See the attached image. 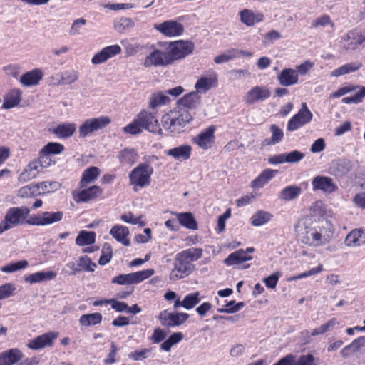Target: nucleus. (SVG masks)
I'll use <instances>...</instances> for the list:
<instances>
[{
	"label": "nucleus",
	"instance_id": "obj_1",
	"mask_svg": "<svg viewBox=\"0 0 365 365\" xmlns=\"http://www.w3.org/2000/svg\"><path fill=\"white\" fill-rule=\"evenodd\" d=\"M143 129L153 133H161V128L154 113L142 110L130 123L124 127L123 130L136 135L140 133Z\"/></svg>",
	"mask_w": 365,
	"mask_h": 365
},
{
	"label": "nucleus",
	"instance_id": "obj_2",
	"mask_svg": "<svg viewBox=\"0 0 365 365\" xmlns=\"http://www.w3.org/2000/svg\"><path fill=\"white\" fill-rule=\"evenodd\" d=\"M309 220L305 219L298 222L295 226V232L300 241L305 245L318 247L326 244L329 240V236L322 234V230L309 225Z\"/></svg>",
	"mask_w": 365,
	"mask_h": 365
},
{
	"label": "nucleus",
	"instance_id": "obj_3",
	"mask_svg": "<svg viewBox=\"0 0 365 365\" xmlns=\"http://www.w3.org/2000/svg\"><path fill=\"white\" fill-rule=\"evenodd\" d=\"M192 120V114L185 108L170 111L162 117L163 127L170 133H179Z\"/></svg>",
	"mask_w": 365,
	"mask_h": 365
},
{
	"label": "nucleus",
	"instance_id": "obj_4",
	"mask_svg": "<svg viewBox=\"0 0 365 365\" xmlns=\"http://www.w3.org/2000/svg\"><path fill=\"white\" fill-rule=\"evenodd\" d=\"M172 58L170 56L166 43H160L145 58L143 65L145 67L166 66L172 64Z\"/></svg>",
	"mask_w": 365,
	"mask_h": 365
},
{
	"label": "nucleus",
	"instance_id": "obj_5",
	"mask_svg": "<svg viewBox=\"0 0 365 365\" xmlns=\"http://www.w3.org/2000/svg\"><path fill=\"white\" fill-rule=\"evenodd\" d=\"M153 168L148 163H140L129 174L130 185L143 188L150 185Z\"/></svg>",
	"mask_w": 365,
	"mask_h": 365
},
{
	"label": "nucleus",
	"instance_id": "obj_6",
	"mask_svg": "<svg viewBox=\"0 0 365 365\" xmlns=\"http://www.w3.org/2000/svg\"><path fill=\"white\" fill-rule=\"evenodd\" d=\"M29 209L24 207V220L25 222L33 225H51L62 220L63 212L58 211L56 212H44L43 213L29 217Z\"/></svg>",
	"mask_w": 365,
	"mask_h": 365
},
{
	"label": "nucleus",
	"instance_id": "obj_7",
	"mask_svg": "<svg viewBox=\"0 0 365 365\" xmlns=\"http://www.w3.org/2000/svg\"><path fill=\"white\" fill-rule=\"evenodd\" d=\"M154 274V270L148 269L142 271L132 272L129 274H122L114 277L111 282L119 285H131L138 284L143 280L149 278Z\"/></svg>",
	"mask_w": 365,
	"mask_h": 365
},
{
	"label": "nucleus",
	"instance_id": "obj_8",
	"mask_svg": "<svg viewBox=\"0 0 365 365\" xmlns=\"http://www.w3.org/2000/svg\"><path fill=\"white\" fill-rule=\"evenodd\" d=\"M195 267L190 261H186L178 254L175 256L173 269L170 274V279L176 281L190 274L195 269Z\"/></svg>",
	"mask_w": 365,
	"mask_h": 365
},
{
	"label": "nucleus",
	"instance_id": "obj_9",
	"mask_svg": "<svg viewBox=\"0 0 365 365\" xmlns=\"http://www.w3.org/2000/svg\"><path fill=\"white\" fill-rule=\"evenodd\" d=\"M166 45L172 58V63L190 55L194 50V44L190 41H177L166 43Z\"/></svg>",
	"mask_w": 365,
	"mask_h": 365
},
{
	"label": "nucleus",
	"instance_id": "obj_10",
	"mask_svg": "<svg viewBox=\"0 0 365 365\" xmlns=\"http://www.w3.org/2000/svg\"><path fill=\"white\" fill-rule=\"evenodd\" d=\"M110 121L108 116L87 119L79 127V137L85 138L92 133L106 127Z\"/></svg>",
	"mask_w": 365,
	"mask_h": 365
},
{
	"label": "nucleus",
	"instance_id": "obj_11",
	"mask_svg": "<svg viewBox=\"0 0 365 365\" xmlns=\"http://www.w3.org/2000/svg\"><path fill=\"white\" fill-rule=\"evenodd\" d=\"M312 113L305 103H302V108L295 114L287 123V130L294 131L309 123L312 119Z\"/></svg>",
	"mask_w": 365,
	"mask_h": 365
},
{
	"label": "nucleus",
	"instance_id": "obj_12",
	"mask_svg": "<svg viewBox=\"0 0 365 365\" xmlns=\"http://www.w3.org/2000/svg\"><path fill=\"white\" fill-rule=\"evenodd\" d=\"M154 28L163 35L169 37L180 36L184 31L182 24L173 20H168L161 24H155Z\"/></svg>",
	"mask_w": 365,
	"mask_h": 365
},
{
	"label": "nucleus",
	"instance_id": "obj_13",
	"mask_svg": "<svg viewBox=\"0 0 365 365\" xmlns=\"http://www.w3.org/2000/svg\"><path fill=\"white\" fill-rule=\"evenodd\" d=\"M188 318L189 314L183 312L168 313L166 311H163L159 315L162 325L167 327L180 326L185 323Z\"/></svg>",
	"mask_w": 365,
	"mask_h": 365
},
{
	"label": "nucleus",
	"instance_id": "obj_14",
	"mask_svg": "<svg viewBox=\"0 0 365 365\" xmlns=\"http://www.w3.org/2000/svg\"><path fill=\"white\" fill-rule=\"evenodd\" d=\"M215 131V126H209L193 138L192 142L197 145L200 148L207 150L212 147V145L214 143Z\"/></svg>",
	"mask_w": 365,
	"mask_h": 365
},
{
	"label": "nucleus",
	"instance_id": "obj_15",
	"mask_svg": "<svg viewBox=\"0 0 365 365\" xmlns=\"http://www.w3.org/2000/svg\"><path fill=\"white\" fill-rule=\"evenodd\" d=\"M313 190H321L325 193H331L337 190V185L331 178L323 175H317L312 181Z\"/></svg>",
	"mask_w": 365,
	"mask_h": 365
},
{
	"label": "nucleus",
	"instance_id": "obj_16",
	"mask_svg": "<svg viewBox=\"0 0 365 365\" xmlns=\"http://www.w3.org/2000/svg\"><path fill=\"white\" fill-rule=\"evenodd\" d=\"M58 336L56 332H48L40 335L31 340L27 346L31 349L38 350L44 347H51L53 345V340Z\"/></svg>",
	"mask_w": 365,
	"mask_h": 365
},
{
	"label": "nucleus",
	"instance_id": "obj_17",
	"mask_svg": "<svg viewBox=\"0 0 365 365\" xmlns=\"http://www.w3.org/2000/svg\"><path fill=\"white\" fill-rule=\"evenodd\" d=\"M120 53L121 48L118 45L106 46L93 56L91 62L96 65L100 64Z\"/></svg>",
	"mask_w": 365,
	"mask_h": 365
},
{
	"label": "nucleus",
	"instance_id": "obj_18",
	"mask_svg": "<svg viewBox=\"0 0 365 365\" xmlns=\"http://www.w3.org/2000/svg\"><path fill=\"white\" fill-rule=\"evenodd\" d=\"M81 189L82 190L74 195V199L77 202L90 201L98 197L102 193V189L97 185H93L88 188L86 187Z\"/></svg>",
	"mask_w": 365,
	"mask_h": 365
},
{
	"label": "nucleus",
	"instance_id": "obj_19",
	"mask_svg": "<svg viewBox=\"0 0 365 365\" xmlns=\"http://www.w3.org/2000/svg\"><path fill=\"white\" fill-rule=\"evenodd\" d=\"M344 243L348 247H360L365 245V229H354L346 237Z\"/></svg>",
	"mask_w": 365,
	"mask_h": 365
},
{
	"label": "nucleus",
	"instance_id": "obj_20",
	"mask_svg": "<svg viewBox=\"0 0 365 365\" xmlns=\"http://www.w3.org/2000/svg\"><path fill=\"white\" fill-rule=\"evenodd\" d=\"M117 158L122 165H132L138 159L137 151L132 148H125L118 152Z\"/></svg>",
	"mask_w": 365,
	"mask_h": 365
},
{
	"label": "nucleus",
	"instance_id": "obj_21",
	"mask_svg": "<svg viewBox=\"0 0 365 365\" xmlns=\"http://www.w3.org/2000/svg\"><path fill=\"white\" fill-rule=\"evenodd\" d=\"M279 83L283 86H290L298 83V74L295 69L284 68L277 76Z\"/></svg>",
	"mask_w": 365,
	"mask_h": 365
},
{
	"label": "nucleus",
	"instance_id": "obj_22",
	"mask_svg": "<svg viewBox=\"0 0 365 365\" xmlns=\"http://www.w3.org/2000/svg\"><path fill=\"white\" fill-rule=\"evenodd\" d=\"M23 356L21 351L18 349H11L0 353V365H14Z\"/></svg>",
	"mask_w": 365,
	"mask_h": 365
},
{
	"label": "nucleus",
	"instance_id": "obj_23",
	"mask_svg": "<svg viewBox=\"0 0 365 365\" xmlns=\"http://www.w3.org/2000/svg\"><path fill=\"white\" fill-rule=\"evenodd\" d=\"M270 96V92L268 89L255 86L248 91L247 95V102L252 103L255 101H264Z\"/></svg>",
	"mask_w": 365,
	"mask_h": 365
},
{
	"label": "nucleus",
	"instance_id": "obj_24",
	"mask_svg": "<svg viewBox=\"0 0 365 365\" xmlns=\"http://www.w3.org/2000/svg\"><path fill=\"white\" fill-rule=\"evenodd\" d=\"M252 259L251 256L246 255V252L242 249H240L234 252H232L228 257L225 259L224 263L227 266H232L240 264L244 262L250 261Z\"/></svg>",
	"mask_w": 365,
	"mask_h": 365
},
{
	"label": "nucleus",
	"instance_id": "obj_25",
	"mask_svg": "<svg viewBox=\"0 0 365 365\" xmlns=\"http://www.w3.org/2000/svg\"><path fill=\"white\" fill-rule=\"evenodd\" d=\"M76 130V124L72 123H65L58 125L52 130V133L58 138H67L72 136Z\"/></svg>",
	"mask_w": 365,
	"mask_h": 365
},
{
	"label": "nucleus",
	"instance_id": "obj_26",
	"mask_svg": "<svg viewBox=\"0 0 365 365\" xmlns=\"http://www.w3.org/2000/svg\"><path fill=\"white\" fill-rule=\"evenodd\" d=\"M129 233L128 227L122 225L113 226L110 230V235L125 246L130 245V240L127 238Z\"/></svg>",
	"mask_w": 365,
	"mask_h": 365
},
{
	"label": "nucleus",
	"instance_id": "obj_27",
	"mask_svg": "<svg viewBox=\"0 0 365 365\" xmlns=\"http://www.w3.org/2000/svg\"><path fill=\"white\" fill-rule=\"evenodd\" d=\"M191 150V146L188 145H182L168 150L166 153L168 155L172 156L175 160H185L190 157Z\"/></svg>",
	"mask_w": 365,
	"mask_h": 365
},
{
	"label": "nucleus",
	"instance_id": "obj_28",
	"mask_svg": "<svg viewBox=\"0 0 365 365\" xmlns=\"http://www.w3.org/2000/svg\"><path fill=\"white\" fill-rule=\"evenodd\" d=\"M172 215L177 217L179 225L190 230H195L197 229V223L191 212L177 213L173 212Z\"/></svg>",
	"mask_w": 365,
	"mask_h": 365
},
{
	"label": "nucleus",
	"instance_id": "obj_29",
	"mask_svg": "<svg viewBox=\"0 0 365 365\" xmlns=\"http://www.w3.org/2000/svg\"><path fill=\"white\" fill-rule=\"evenodd\" d=\"M362 67V63L359 62L348 63L340 67L335 68L331 73V77H339L341 76L346 75L357 71Z\"/></svg>",
	"mask_w": 365,
	"mask_h": 365
},
{
	"label": "nucleus",
	"instance_id": "obj_30",
	"mask_svg": "<svg viewBox=\"0 0 365 365\" xmlns=\"http://www.w3.org/2000/svg\"><path fill=\"white\" fill-rule=\"evenodd\" d=\"M100 175V170L98 168L91 166L86 169L80 181V187L83 188L87 187L89 183L95 182Z\"/></svg>",
	"mask_w": 365,
	"mask_h": 365
},
{
	"label": "nucleus",
	"instance_id": "obj_31",
	"mask_svg": "<svg viewBox=\"0 0 365 365\" xmlns=\"http://www.w3.org/2000/svg\"><path fill=\"white\" fill-rule=\"evenodd\" d=\"M217 81L216 74L212 73L207 76L201 77L195 83V88L198 93H206L211 88L214 83Z\"/></svg>",
	"mask_w": 365,
	"mask_h": 365
},
{
	"label": "nucleus",
	"instance_id": "obj_32",
	"mask_svg": "<svg viewBox=\"0 0 365 365\" xmlns=\"http://www.w3.org/2000/svg\"><path fill=\"white\" fill-rule=\"evenodd\" d=\"M21 217H23L22 207H11L7 211L4 217V221L11 229L19 223V220Z\"/></svg>",
	"mask_w": 365,
	"mask_h": 365
},
{
	"label": "nucleus",
	"instance_id": "obj_33",
	"mask_svg": "<svg viewBox=\"0 0 365 365\" xmlns=\"http://www.w3.org/2000/svg\"><path fill=\"white\" fill-rule=\"evenodd\" d=\"M201 101V96L198 92H191L180 99V103L185 109H194L197 108Z\"/></svg>",
	"mask_w": 365,
	"mask_h": 365
},
{
	"label": "nucleus",
	"instance_id": "obj_34",
	"mask_svg": "<svg viewBox=\"0 0 365 365\" xmlns=\"http://www.w3.org/2000/svg\"><path fill=\"white\" fill-rule=\"evenodd\" d=\"M56 272L53 271L38 272L29 275L24 279L25 281L29 282L31 284L38 283L43 281H49L53 279L56 277Z\"/></svg>",
	"mask_w": 365,
	"mask_h": 365
},
{
	"label": "nucleus",
	"instance_id": "obj_35",
	"mask_svg": "<svg viewBox=\"0 0 365 365\" xmlns=\"http://www.w3.org/2000/svg\"><path fill=\"white\" fill-rule=\"evenodd\" d=\"M241 21L248 26H253L255 23L260 22L263 20L264 16L262 14H255L248 9H244L240 11Z\"/></svg>",
	"mask_w": 365,
	"mask_h": 365
},
{
	"label": "nucleus",
	"instance_id": "obj_36",
	"mask_svg": "<svg viewBox=\"0 0 365 365\" xmlns=\"http://www.w3.org/2000/svg\"><path fill=\"white\" fill-rule=\"evenodd\" d=\"M43 76V72L38 68L24 73V86H37L42 79Z\"/></svg>",
	"mask_w": 365,
	"mask_h": 365
},
{
	"label": "nucleus",
	"instance_id": "obj_37",
	"mask_svg": "<svg viewBox=\"0 0 365 365\" xmlns=\"http://www.w3.org/2000/svg\"><path fill=\"white\" fill-rule=\"evenodd\" d=\"M278 173L277 170L266 169L252 182V186L256 188L262 187L272 179L275 174Z\"/></svg>",
	"mask_w": 365,
	"mask_h": 365
},
{
	"label": "nucleus",
	"instance_id": "obj_38",
	"mask_svg": "<svg viewBox=\"0 0 365 365\" xmlns=\"http://www.w3.org/2000/svg\"><path fill=\"white\" fill-rule=\"evenodd\" d=\"M311 26L314 29L329 27L330 30L328 31L330 33L334 31L335 27L334 23L331 19L330 16L327 14L322 15L315 19L314 21H312Z\"/></svg>",
	"mask_w": 365,
	"mask_h": 365
},
{
	"label": "nucleus",
	"instance_id": "obj_39",
	"mask_svg": "<svg viewBox=\"0 0 365 365\" xmlns=\"http://www.w3.org/2000/svg\"><path fill=\"white\" fill-rule=\"evenodd\" d=\"M96 233L92 231L81 230L76 238V244L78 246L90 245L95 242Z\"/></svg>",
	"mask_w": 365,
	"mask_h": 365
},
{
	"label": "nucleus",
	"instance_id": "obj_40",
	"mask_svg": "<svg viewBox=\"0 0 365 365\" xmlns=\"http://www.w3.org/2000/svg\"><path fill=\"white\" fill-rule=\"evenodd\" d=\"M102 321L101 313L96 312L92 314H83L79 319V324L83 327H90L98 324Z\"/></svg>",
	"mask_w": 365,
	"mask_h": 365
},
{
	"label": "nucleus",
	"instance_id": "obj_41",
	"mask_svg": "<svg viewBox=\"0 0 365 365\" xmlns=\"http://www.w3.org/2000/svg\"><path fill=\"white\" fill-rule=\"evenodd\" d=\"M273 215L268 212L259 210L252 216L251 224L255 227L262 226L270 221Z\"/></svg>",
	"mask_w": 365,
	"mask_h": 365
},
{
	"label": "nucleus",
	"instance_id": "obj_42",
	"mask_svg": "<svg viewBox=\"0 0 365 365\" xmlns=\"http://www.w3.org/2000/svg\"><path fill=\"white\" fill-rule=\"evenodd\" d=\"M301 192L302 189L298 186H287L280 192L279 197L285 201H290L297 198Z\"/></svg>",
	"mask_w": 365,
	"mask_h": 365
},
{
	"label": "nucleus",
	"instance_id": "obj_43",
	"mask_svg": "<svg viewBox=\"0 0 365 365\" xmlns=\"http://www.w3.org/2000/svg\"><path fill=\"white\" fill-rule=\"evenodd\" d=\"M21 91L19 90L11 91L4 98L2 108L9 109L16 106L20 101Z\"/></svg>",
	"mask_w": 365,
	"mask_h": 365
},
{
	"label": "nucleus",
	"instance_id": "obj_44",
	"mask_svg": "<svg viewBox=\"0 0 365 365\" xmlns=\"http://www.w3.org/2000/svg\"><path fill=\"white\" fill-rule=\"evenodd\" d=\"M170 101L165 93L159 91L153 93L149 99V106L155 109L157 107L166 104Z\"/></svg>",
	"mask_w": 365,
	"mask_h": 365
},
{
	"label": "nucleus",
	"instance_id": "obj_45",
	"mask_svg": "<svg viewBox=\"0 0 365 365\" xmlns=\"http://www.w3.org/2000/svg\"><path fill=\"white\" fill-rule=\"evenodd\" d=\"M178 254L182 257V258L186 261H190V262L192 263V262H195L201 258L202 255V249L192 247L183 250Z\"/></svg>",
	"mask_w": 365,
	"mask_h": 365
},
{
	"label": "nucleus",
	"instance_id": "obj_46",
	"mask_svg": "<svg viewBox=\"0 0 365 365\" xmlns=\"http://www.w3.org/2000/svg\"><path fill=\"white\" fill-rule=\"evenodd\" d=\"M41 171V165H39L38 163L34 159L30 162L27 165L26 168L24 169V180L36 178Z\"/></svg>",
	"mask_w": 365,
	"mask_h": 365
},
{
	"label": "nucleus",
	"instance_id": "obj_47",
	"mask_svg": "<svg viewBox=\"0 0 365 365\" xmlns=\"http://www.w3.org/2000/svg\"><path fill=\"white\" fill-rule=\"evenodd\" d=\"M270 132L272 133V137L270 140L266 139L264 140L267 145H275L282 140L284 137V132L277 125L274 124L270 126Z\"/></svg>",
	"mask_w": 365,
	"mask_h": 365
},
{
	"label": "nucleus",
	"instance_id": "obj_48",
	"mask_svg": "<svg viewBox=\"0 0 365 365\" xmlns=\"http://www.w3.org/2000/svg\"><path fill=\"white\" fill-rule=\"evenodd\" d=\"M133 26L134 21L130 18H120L116 19L114 22L115 29L120 33L132 28Z\"/></svg>",
	"mask_w": 365,
	"mask_h": 365
},
{
	"label": "nucleus",
	"instance_id": "obj_49",
	"mask_svg": "<svg viewBox=\"0 0 365 365\" xmlns=\"http://www.w3.org/2000/svg\"><path fill=\"white\" fill-rule=\"evenodd\" d=\"M63 150L64 146L62 144L56 142H51L43 146L41 151L48 155H50L60 154L63 151Z\"/></svg>",
	"mask_w": 365,
	"mask_h": 365
},
{
	"label": "nucleus",
	"instance_id": "obj_50",
	"mask_svg": "<svg viewBox=\"0 0 365 365\" xmlns=\"http://www.w3.org/2000/svg\"><path fill=\"white\" fill-rule=\"evenodd\" d=\"M357 88L359 91L355 93L353 96L343 98L341 102L346 104L359 103L363 101L365 97V86H360Z\"/></svg>",
	"mask_w": 365,
	"mask_h": 365
},
{
	"label": "nucleus",
	"instance_id": "obj_51",
	"mask_svg": "<svg viewBox=\"0 0 365 365\" xmlns=\"http://www.w3.org/2000/svg\"><path fill=\"white\" fill-rule=\"evenodd\" d=\"M200 302V292H195L187 294L183 299V307L186 309H190L193 308Z\"/></svg>",
	"mask_w": 365,
	"mask_h": 365
},
{
	"label": "nucleus",
	"instance_id": "obj_52",
	"mask_svg": "<svg viewBox=\"0 0 365 365\" xmlns=\"http://www.w3.org/2000/svg\"><path fill=\"white\" fill-rule=\"evenodd\" d=\"M245 306L244 302H236L231 300L225 304V308H218L217 312L220 313H235L242 309Z\"/></svg>",
	"mask_w": 365,
	"mask_h": 365
},
{
	"label": "nucleus",
	"instance_id": "obj_53",
	"mask_svg": "<svg viewBox=\"0 0 365 365\" xmlns=\"http://www.w3.org/2000/svg\"><path fill=\"white\" fill-rule=\"evenodd\" d=\"M113 256V250L111 246L108 243H105L101 250V255L98 260L100 265H106L108 264Z\"/></svg>",
	"mask_w": 365,
	"mask_h": 365
},
{
	"label": "nucleus",
	"instance_id": "obj_54",
	"mask_svg": "<svg viewBox=\"0 0 365 365\" xmlns=\"http://www.w3.org/2000/svg\"><path fill=\"white\" fill-rule=\"evenodd\" d=\"M41 195L42 192L41 182H32L24 186V197H31Z\"/></svg>",
	"mask_w": 365,
	"mask_h": 365
},
{
	"label": "nucleus",
	"instance_id": "obj_55",
	"mask_svg": "<svg viewBox=\"0 0 365 365\" xmlns=\"http://www.w3.org/2000/svg\"><path fill=\"white\" fill-rule=\"evenodd\" d=\"M151 349H136L128 354V357L133 361H143L150 356Z\"/></svg>",
	"mask_w": 365,
	"mask_h": 365
},
{
	"label": "nucleus",
	"instance_id": "obj_56",
	"mask_svg": "<svg viewBox=\"0 0 365 365\" xmlns=\"http://www.w3.org/2000/svg\"><path fill=\"white\" fill-rule=\"evenodd\" d=\"M41 185L42 195H44L58 190L61 187V184L57 181H44L41 182Z\"/></svg>",
	"mask_w": 365,
	"mask_h": 365
},
{
	"label": "nucleus",
	"instance_id": "obj_57",
	"mask_svg": "<svg viewBox=\"0 0 365 365\" xmlns=\"http://www.w3.org/2000/svg\"><path fill=\"white\" fill-rule=\"evenodd\" d=\"M311 215L315 219L323 217L325 214V210L324 205L321 201H317L314 202L309 209Z\"/></svg>",
	"mask_w": 365,
	"mask_h": 365
},
{
	"label": "nucleus",
	"instance_id": "obj_58",
	"mask_svg": "<svg viewBox=\"0 0 365 365\" xmlns=\"http://www.w3.org/2000/svg\"><path fill=\"white\" fill-rule=\"evenodd\" d=\"M319 362V359H316L312 354H308L300 356L298 360L296 362L294 361V365H318Z\"/></svg>",
	"mask_w": 365,
	"mask_h": 365
},
{
	"label": "nucleus",
	"instance_id": "obj_59",
	"mask_svg": "<svg viewBox=\"0 0 365 365\" xmlns=\"http://www.w3.org/2000/svg\"><path fill=\"white\" fill-rule=\"evenodd\" d=\"M81 271L84 269L87 272H93L96 264L92 262L91 259L87 256L81 257L78 262Z\"/></svg>",
	"mask_w": 365,
	"mask_h": 365
},
{
	"label": "nucleus",
	"instance_id": "obj_60",
	"mask_svg": "<svg viewBox=\"0 0 365 365\" xmlns=\"http://www.w3.org/2000/svg\"><path fill=\"white\" fill-rule=\"evenodd\" d=\"M285 154V160L288 163H295L302 160L304 154L299 150H293Z\"/></svg>",
	"mask_w": 365,
	"mask_h": 365
},
{
	"label": "nucleus",
	"instance_id": "obj_61",
	"mask_svg": "<svg viewBox=\"0 0 365 365\" xmlns=\"http://www.w3.org/2000/svg\"><path fill=\"white\" fill-rule=\"evenodd\" d=\"M23 269V260L11 262L0 268V270L5 273H12Z\"/></svg>",
	"mask_w": 365,
	"mask_h": 365
},
{
	"label": "nucleus",
	"instance_id": "obj_62",
	"mask_svg": "<svg viewBox=\"0 0 365 365\" xmlns=\"http://www.w3.org/2000/svg\"><path fill=\"white\" fill-rule=\"evenodd\" d=\"M15 289L14 285L11 283H6L0 286V299L11 296Z\"/></svg>",
	"mask_w": 365,
	"mask_h": 365
},
{
	"label": "nucleus",
	"instance_id": "obj_63",
	"mask_svg": "<svg viewBox=\"0 0 365 365\" xmlns=\"http://www.w3.org/2000/svg\"><path fill=\"white\" fill-rule=\"evenodd\" d=\"M282 35L276 30H272L264 35L263 42L266 45H269L274 41L279 40L282 38Z\"/></svg>",
	"mask_w": 365,
	"mask_h": 365
},
{
	"label": "nucleus",
	"instance_id": "obj_64",
	"mask_svg": "<svg viewBox=\"0 0 365 365\" xmlns=\"http://www.w3.org/2000/svg\"><path fill=\"white\" fill-rule=\"evenodd\" d=\"M35 160L38 163L39 165H41V170L49 167L52 163H54L50 158L49 155H46L42 151L40 152L39 158L38 159H35Z\"/></svg>",
	"mask_w": 365,
	"mask_h": 365
}]
</instances>
